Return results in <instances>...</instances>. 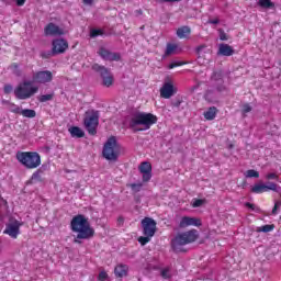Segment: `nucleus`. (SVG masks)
Segmentation results:
<instances>
[{
	"label": "nucleus",
	"instance_id": "nucleus-1",
	"mask_svg": "<svg viewBox=\"0 0 281 281\" xmlns=\"http://www.w3.org/2000/svg\"><path fill=\"white\" fill-rule=\"evenodd\" d=\"M70 229L75 234H77V239L75 243H80V240H89V238H93L95 231L91 227L89 220L85 217V215L79 214L72 217L70 222Z\"/></svg>",
	"mask_w": 281,
	"mask_h": 281
},
{
	"label": "nucleus",
	"instance_id": "nucleus-2",
	"mask_svg": "<svg viewBox=\"0 0 281 281\" xmlns=\"http://www.w3.org/2000/svg\"><path fill=\"white\" fill-rule=\"evenodd\" d=\"M126 122L133 131H148L153 124H157V117L151 113L135 111L126 117Z\"/></svg>",
	"mask_w": 281,
	"mask_h": 281
},
{
	"label": "nucleus",
	"instance_id": "nucleus-3",
	"mask_svg": "<svg viewBox=\"0 0 281 281\" xmlns=\"http://www.w3.org/2000/svg\"><path fill=\"white\" fill-rule=\"evenodd\" d=\"M102 155L108 161H117V158L122 155V145L117 143V138L115 136L108 138L103 145Z\"/></svg>",
	"mask_w": 281,
	"mask_h": 281
},
{
	"label": "nucleus",
	"instance_id": "nucleus-4",
	"mask_svg": "<svg viewBox=\"0 0 281 281\" xmlns=\"http://www.w3.org/2000/svg\"><path fill=\"white\" fill-rule=\"evenodd\" d=\"M15 157L29 170H34L41 166V155L36 151H19Z\"/></svg>",
	"mask_w": 281,
	"mask_h": 281
},
{
	"label": "nucleus",
	"instance_id": "nucleus-5",
	"mask_svg": "<svg viewBox=\"0 0 281 281\" xmlns=\"http://www.w3.org/2000/svg\"><path fill=\"white\" fill-rule=\"evenodd\" d=\"M196 238H199V232H196V229H191L177 235L176 238L172 240L173 251H183L181 247H183L184 245H190V243H194Z\"/></svg>",
	"mask_w": 281,
	"mask_h": 281
},
{
	"label": "nucleus",
	"instance_id": "nucleus-6",
	"mask_svg": "<svg viewBox=\"0 0 281 281\" xmlns=\"http://www.w3.org/2000/svg\"><path fill=\"white\" fill-rule=\"evenodd\" d=\"M38 93V87L32 85V81H23L14 89V95L18 100H30Z\"/></svg>",
	"mask_w": 281,
	"mask_h": 281
},
{
	"label": "nucleus",
	"instance_id": "nucleus-7",
	"mask_svg": "<svg viewBox=\"0 0 281 281\" xmlns=\"http://www.w3.org/2000/svg\"><path fill=\"white\" fill-rule=\"evenodd\" d=\"M100 120V114L98 111L91 110L86 112V117L83 120V124L89 135H95L98 133V124Z\"/></svg>",
	"mask_w": 281,
	"mask_h": 281
},
{
	"label": "nucleus",
	"instance_id": "nucleus-8",
	"mask_svg": "<svg viewBox=\"0 0 281 281\" xmlns=\"http://www.w3.org/2000/svg\"><path fill=\"white\" fill-rule=\"evenodd\" d=\"M21 227H23V222L14 217H11L9 222L5 224L3 234L10 236V238H13V240H16L19 236H21Z\"/></svg>",
	"mask_w": 281,
	"mask_h": 281
},
{
	"label": "nucleus",
	"instance_id": "nucleus-9",
	"mask_svg": "<svg viewBox=\"0 0 281 281\" xmlns=\"http://www.w3.org/2000/svg\"><path fill=\"white\" fill-rule=\"evenodd\" d=\"M94 71H98L103 80L104 87H111L114 82L113 74L109 69H106L104 66H100L95 64L93 66Z\"/></svg>",
	"mask_w": 281,
	"mask_h": 281
},
{
	"label": "nucleus",
	"instance_id": "nucleus-10",
	"mask_svg": "<svg viewBox=\"0 0 281 281\" xmlns=\"http://www.w3.org/2000/svg\"><path fill=\"white\" fill-rule=\"evenodd\" d=\"M142 227L144 236H151L153 238L157 232V222L150 217H145L142 220Z\"/></svg>",
	"mask_w": 281,
	"mask_h": 281
},
{
	"label": "nucleus",
	"instance_id": "nucleus-11",
	"mask_svg": "<svg viewBox=\"0 0 281 281\" xmlns=\"http://www.w3.org/2000/svg\"><path fill=\"white\" fill-rule=\"evenodd\" d=\"M54 80V75L49 70L37 71L33 74V82L37 85H47Z\"/></svg>",
	"mask_w": 281,
	"mask_h": 281
},
{
	"label": "nucleus",
	"instance_id": "nucleus-12",
	"mask_svg": "<svg viewBox=\"0 0 281 281\" xmlns=\"http://www.w3.org/2000/svg\"><path fill=\"white\" fill-rule=\"evenodd\" d=\"M44 34H46V36H63L65 32L58 25L48 23L44 29Z\"/></svg>",
	"mask_w": 281,
	"mask_h": 281
},
{
	"label": "nucleus",
	"instance_id": "nucleus-13",
	"mask_svg": "<svg viewBox=\"0 0 281 281\" xmlns=\"http://www.w3.org/2000/svg\"><path fill=\"white\" fill-rule=\"evenodd\" d=\"M175 93H177V91L175 90L172 82H165L160 88V97L165 98V100H170V97L175 95Z\"/></svg>",
	"mask_w": 281,
	"mask_h": 281
},
{
	"label": "nucleus",
	"instance_id": "nucleus-14",
	"mask_svg": "<svg viewBox=\"0 0 281 281\" xmlns=\"http://www.w3.org/2000/svg\"><path fill=\"white\" fill-rule=\"evenodd\" d=\"M67 47H69V44L65 40L53 41V54H64Z\"/></svg>",
	"mask_w": 281,
	"mask_h": 281
},
{
	"label": "nucleus",
	"instance_id": "nucleus-15",
	"mask_svg": "<svg viewBox=\"0 0 281 281\" xmlns=\"http://www.w3.org/2000/svg\"><path fill=\"white\" fill-rule=\"evenodd\" d=\"M99 56H101V58H103V60H111V61H113V60L117 61L121 58L120 53H113L106 48H100Z\"/></svg>",
	"mask_w": 281,
	"mask_h": 281
},
{
	"label": "nucleus",
	"instance_id": "nucleus-16",
	"mask_svg": "<svg viewBox=\"0 0 281 281\" xmlns=\"http://www.w3.org/2000/svg\"><path fill=\"white\" fill-rule=\"evenodd\" d=\"M201 227V221L196 217L183 216L180 221V227Z\"/></svg>",
	"mask_w": 281,
	"mask_h": 281
},
{
	"label": "nucleus",
	"instance_id": "nucleus-17",
	"mask_svg": "<svg viewBox=\"0 0 281 281\" xmlns=\"http://www.w3.org/2000/svg\"><path fill=\"white\" fill-rule=\"evenodd\" d=\"M139 172L143 173V181H148L149 179H151L153 175L150 172H153V166L150 165V162H143L139 166Z\"/></svg>",
	"mask_w": 281,
	"mask_h": 281
},
{
	"label": "nucleus",
	"instance_id": "nucleus-18",
	"mask_svg": "<svg viewBox=\"0 0 281 281\" xmlns=\"http://www.w3.org/2000/svg\"><path fill=\"white\" fill-rule=\"evenodd\" d=\"M218 56H234V47H232L229 44H220L218 45V50H217Z\"/></svg>",
	"mask_w": 281,
	"mask_h": 281
},
{
	"label": "nucleus",
	"instance_id": "nucleus-19",
	"mask_svg": "<svg viewBox=\"0 0 281 281\" xmlns=\"http://www.w3.org/2000/svg\"><path fill=\"white\" fill-rule=\"evenodd\" d=\"M114 274L116 278H126L128 276V266L126 265H119L114 269Z\"/></svg>",
	"mask_w": 281,
	"mask_h": 281
},
{
	"label": "nucleus",
	"instance_id": "nucleus-20",
	"mask_svg": "<svg viewBox=\"0 0 281 281\" xmlns=\"http://www.w3.org/2000/svg\"><path fill=\"white\" fill-rule=\"evenodd\" d=\"M190 34H192L190 26H181L177 30L178 38H188Z\"/></svg>",
	"mask_w": 281,
	"mask_h": 281
},
{
	"label": "nucleus",
	"instance_id": "nucleus-21",
	"mask_svg": "<svg viewBox=\"0 0 281 281\" xmlns=\"http://www.w3.org/2000/svg\"><path fill=\"white\" fill-rule=\"evenodd\" d=\"M68 131H69L71 137H77V138L85 137V131H82V128H80L78 126H72Z\"/></svg>",
	"mask_w": 281,
	"mask_h": 281
},
{
	"label": "nucleus",
	"instance_id": "nucleus-22",
	"mask_svg": "<svg viewBox=\"0 0 281 281\" xmlns=\"http://www.w3.org/2000/svg\"><path fill=\"white\" fill-rule=\"evenodd\" d=\"M216 113H218L216 106H211L206 112H204V117L205 120L212 121L216 117Z\"/></svg>",
	"mask_w": 281,
	"mask_h": 281
},
{
	"label": "nucleus",
	"instance_id": "nucleus-23",
	"mask_svg": "<svg viewBox=\"0 0 281 281\" xmlns=\"http://www.w3.org/2000/svg\"><path fill=\"white\" fill-rule=\"evenodd\" d=\"M251 192L254 194H262V192H267V184L265 183H257L251 188Z\"/></svg>",
	"mask_w": 281,
	"mask_h": 281
},
{
	"label": "nucleus",
	"instance_id": "nucleus-24",
	"mask_svg": "<svg viewBox=\"0 0 281 281\" xmlns=\"http://www.w3.org/2000/svg\"><path fill=\"white\" fill-rule=\"evenodd\" d=\"M269 190H271L272 192H277V193L280 194V192H281V187L278 186V184L274 183V182H268V183L266 184V191L269 192Z\"/></svg>",
	"mask_w": 281,
	"mask_h": 281
},
{
	"label": "nucleus",
	"instance_id": "nucleus-25",
	"mask_svg": "<svg viewBox=\"0 0 281 281\" xmlns=\"http://www.w3.org/2000/svg\"><path fill=\"white\" fill-rule=\"evenodd\" d=\"M20 115H23V117H36V111L30 110V109H24L21 110Z\"/></svg>",
	"mask_w": 281,
	"mask_h": 281
},
{
	"label": "nucleus",
	"instance_id": "nucleus-26",
	"mask_svg": "<svg viewBox=\"0 0 281 281\" xmlns=\"http://www.w3.org/2000/svg\"><path fill=\"white\" fill-rule=\"evenodd\" d=\"M41 175H43V170L38 169L37 171H35L31 177V183L42 181Z\"/></svg>",
	"mask_w": 281,
	"mask_h": 281
},
{
	"label": "nucleus",
	"instance_id": "nucleus-27",
	"mask_svg": "<svg viewBox=\"0 0 281 281\" xmlns=\"http://www.w3.org/2000/svg\"><path fill=\"white\" fill-rule=\"evenodd\" d=\"M276 228L274 225H263L257 228V232H263V234H269V232H273V229Z\"/></svg>",
	"mask_w": 281,
	"mask_h": 281
},
{
	"label": "nucleus",
	"instance_id": "nucleus-28",
	"mask_svg": "<svg viewBox=\"0 0 281 281\" xmlns=\"http://www.w3.org/2000/svg\"><path fill=\"white\" fill-rule=\"evenodd\" d=\"M175 52H177V44H167L165 56H171Z\"/></svg>",
	"mask_w": 281,
	"mask_h": 281
},
{
	"label": "nucleus",
	"instance_id": "nucleus-29",
	"mask_svg": "<svg viewBox=\"0 0 281 281\" xmlns=\"http://www.w3.org/2000/svg\"><path fill=\"white\" fill-rule=\"evenodd\" d=\"M247 179H258V177H260V173L254 169H249L246 171Z\"/></svg>",
	"mask_w": 281,
	"mask_h": 281
},
{
	"label": "nucleus",
	"instance_id": "nucleus-30",
	"mask_svg": "<svg viewBox=\"0 0 281 281\" xmlns=\"http://www.w3.org/2000/svg\"><path fill=\"white\" fill-rule=\"evenodd\" d=\"M258 5H260V8H273V2H271V0H259Z\"/></svg>",
	"mask_w": 281,
	"mask_h": 281
},
{
	"label": "nucleus",
	"instance_id": "nucleus-31",
	"mask_svg": "<svg viewBox=\"0 0 281 281\" xmlns=\"http://www.w3.org/2000/svg\"><path fill=\"white\" fill-rule=\"evenodd\" d=\"M49 100H54V93L42 94V95L38 97L40 102H49Z\"/></svg>",
	"mask_w": 281,
	"mask_h": 281
},
{
	"label": "nucleus",
	"instance_id": "nucleus-32",
	"mask_svg": "<svg viewBox=\"0 0 281 281\" xmlns=\"http://www.w3.org/2000/svg\"><path fill=\"white\" fill-rule=\"evenodd\" d=\"M161 278H164L165 280H169V278H171L170 274V268H165L161 270L160 272Z\"/></svg>",
	"mask_w": 281,
	"mask_h": 281
},
{
	"label": "nucleus",
	"instance_id": "nucleus-33",
	"mask_svg": "<svg viewBox=\"0 0 281 281\" xmlns=\"http://www.w3.org/2000/svg\"><path fill=\"white\" fill-rule=\"evenodd\" d=\"M150 238H153L151 236L145 235L138 238V243H140V245H147V243H150Z\"/></svg>",
	"mask_w": 281,
	"mask_h": 281
},
{
	"label": "nucleus",
	"instance_id": "nucleus-34",
	"mask_svg": "<svg viewBox=\"0 0 281 281\" xmlns=\"http://www.w3.org/2000/svg\"><path fill=\"white\" fill-rule=\"evenodd\" d=\"M91 38H95L97 36H102V30L100 29H93L90 32Z\"/></svg>",
	"mask_w": 281,
	"mask_h": 281
},
{
	"label": "nucleus",
	"instance_id": "nucleus-35",
	"mask_svg": "<svg viewBox=\"0 0 281 281\" xmlns=\"http://www.w3.org/2000/svg\"><path fill=\"white\" fill-rule=\"evenodd\" d=\"M10 111L11 113H16L18 115H21V108L16 104H11Z\"/></svg>",
	"mask_w": 281,
	"mask_h": 281
},
{
	"label": "nucleus",
	"instance_id": "nucleus-36",
	"mask_svg": "<svg viewBox=\"0 0 281 281\" xmlns=\"http://www.w3.org/2000/svg\"><path fill=\"white\" fill-rule=\"evenodd\" d=\"M280 207H281V201H277V202L274 203L273 209H272V215H273V216H276V215L278 214V210H280Z\"/></svg>",
	"mask_w": 281,
	"mask_h": 281
},
{
	"label": "nucleus",
	"instance_id": "nucleus-37",
	"mask_svg": "<svg viewBox=\"0 0 281 281\" xmlns=\"http://www.w3.org/2000/svg\"><path fill=\"white\" fill-rule=\"evenodd\" d=\"M182 65H186L183 61H173L168 66V69H175V67H181Z\"/></svg>",
	"mask_w": 281,
	"mask_h": 281
},
{
	"label": "nucleus",
	"instance_id": "nucleus-38",
	"mask_svg": "<svg viewBox=\"0 0 281 281\" xmlns=\"http://www.w3.org/2000/svg\"><path fill=\"white\" fill-rule=\"evenodd\" d=\"M106 278H109V274H108L105 271H101V272L99 273L98 280H99V281H105Z\"/></svg>",
	"mask_w": 281,
	"mask_h": 281
},
{
	"label": "nucleus",
	"instance_id": "nucleus-39",
	"mask_svg": "<svg viewBox=\"0 0 281 281\" xmlns=\"http://www.w3.org/2000/svg\"><path fill=\"white\" fill-rule=\"evenodd\" d=\"M203 203H205V201L194 200L193 203H192V207H201V205H203Z\"/></svg>",
	"mask_w": 281,
	"mask_h": 281
},
{
	"label": "nucleus",
	"instance_id": "nucleus-40",
	"mask_svg": "<svg viewBox=\"0 0 281 281\" xmlns=\"http://www.w3.org/2000/svg\"><path fill=\"white\" fill-rule=\"evenodd\" d=\"M229 37L225 31L220 32V41H227Z\"/></svg>",
	"mask_w": 281,
	"mask_h": 281
},
{
	"label": "nucleus",
	"instance_id": "nucleus-41",
	"mask_svg": "<svg viewBox=\"0 0 281 281\" xmlns=\"http://www.w3.org/2000/svg\"><path fill=\"white\" fill-rule=\"evenodd\" d=\"M243 113H251V105L248 103L243 105Z\"/></svg>",
	"mask_w": 281,
	"mask_h": 281
},
{
	"label": "nucleus",
	"instance_id": "nucleus-42",
	"mask_svg": "<svg viewBox=\"0 0 281 281\" xmlns=\"http://www.w3.org/2000/svg\"><path fill=\"white\" fill-rule=\"evenodd\" d=\"M12 86L11 85H5L4 86V93H12Z\"/></svg>",
	"mask_w": 281,
	"mask_h": 281
},
{
	"label": "nucleus",
	"instance_id": "nucleus-43",
	"mask_svg": "<svg viewBox=\"0 0 281 281\" xmlns=\"http://www.w3.org/2000/svg\"><path fill=\"white\" fill-rule=\"evenodd\" d=\"M266 179H268V180L278 179V175H276V173H268V175L266 176Z\"/></svg>",
	"mask_w": 281,
	"mask_h": 281
},
{
	"label": "nucleus",
	"instance_id": "nucleus-44",
	"mask_svg": "<svg viewBox=\"0 0 281 281\" xmlns=\"http://www.w3.org/2000/svg\"><path fill=\"white\" fill-rule=\"evenodd\" d=\"M132 190H135V192H139V190H142V184H132Z\"/></svg>",
	"mask_w": 281,
	"mask_h": 281
},
{
	"label": "nucleus",
	"instance_id": "nucleus-45",
	"mask_svg": "<svg viewBox=\"0 0 281 281\" xmlns=\"http://www.w3.org/2000/svg\"><path fill=\"white\" fill-rule=\"evenodd\" d=\"M205 47H206L205 45H202L196 48L199 56H201V54H203V49H205Z\"/></svg>",
	"mask_w": 281,
	"mask_h": 281
},
{
	"label": "nucleus",
	"instance_id": "nucleus-46",
	"mask_svg": "<svg viewBox=\"0 0 281 281\" xmlns=\"http://www.w3.org/2000/svg\"><path fill=\"white\" fill-rule=\"evenodd\" d=\"M172 106H176V109H179V106H181V101H180V100L175 101V102L172 103Z\"/></svg>",
	"mask_w": 281,
	"mask_h": 281
},
{
	"label": "nucleus",
	"instance_id": "nucleus-47",
	"mask_svg": "<svg viewBox=\"0 0 281 281\" xmlns=\"http://www.w3.org/2000/svg\"><path fill=\"white\" fill-rule=\"evenodd\" d=\"M246 207H249L250 210H256V205L249 202L246 203Z\"/></svg>",
	"mask_w": 281,
	"mask_h": 281
},
{
	"label": "nucleus",
	"instance_id": "nucleus-48",
	"mask_svg": "<svg viewBox=\"0 0 281 281\" xmlns=\"http://www.w3.org/2000/svg\"><path fill=\"white\" fill-rule=\"evenodd\" d=\"M209 23H211L212 25H218V19L210 20Z\"/></svg>",
	"mask_w": 281,
	"mask_h": 281
},
{
	"label": "nucleus",
	"instance_id": "nucleus-49",
	"mask_svg": "<svg viewBox=\"0 0 281 281\" xmlns=\"http://www.w3.org/2000/svg\"><path fill=\"white\" fill-rule=\"evenodd\" d=\"M16 5H25V0H16Z\"/></svg>",
	"mask_w": 281,
	"mask_h": 281
},
{
	"label": "nucleus",
	"instance_id": "nucleus-50",
	"mask_svg": "<svg viewBox=\"0 0 281 281\" xmlns=\"http://www.w3.org/2000/svg\"><path fill=\"white\" fill-rule=\"evenodd\" d=\"M165 3H175V2H179L181 0H162Z\"/></svg>",
	"mask_w": 281,
	"mask_h": 281
},
{
	"label": "nucleus",
	"instance_id": "nucleus-51",
	"mask_svg": "<svg viewBox=\"0 0 281 281\" xmlns=\"http://www.w3.org/2000/svg\"><path fill=\"white\" fill-rule=\"evenodd\" d=\"M83 3L86 5H91V3H93V0H83Z\"/></svg>",
	"mask_w": 281,
	"mask_h": 281
},
{
	"label": "nucleus",
	"instance_id": "nucleus-52",
	"mask_svg": "<svg viewBox=\"0 0 281 281\" xmlns=\"http://www.w3.org/2000/svg\"><path fill=\"white\" fill-rule=\"evenodd\" d=\"M12 67H14V69H19V65L13 64Z\"/></svg>",
	"mask_w": 281,
	"mask_h": 281
},
{
	"label": "nucleus",
	"instance_id": "nucleus-53",
	"mask_svg": "<svg viewBox=\"0 0 281 281\" xmlns=\"http://www.w3.org/2000/svg\"><path fill=\"white\" fill-rule=\"evenodd\" d=\"M0 245H1V239H0Z\"/></svg>",
	"mask_w": 281,
	"mask_h": 281
}]
</instances>
